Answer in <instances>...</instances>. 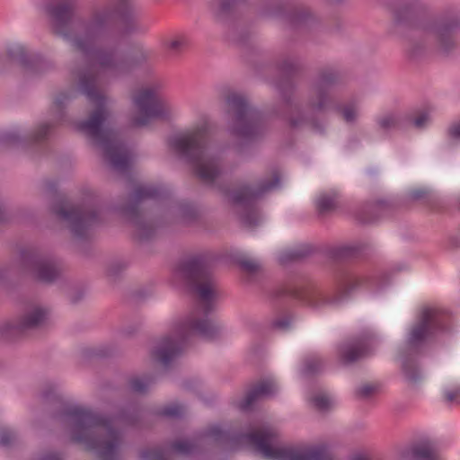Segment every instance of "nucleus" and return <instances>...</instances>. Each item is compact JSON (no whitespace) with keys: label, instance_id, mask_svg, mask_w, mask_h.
Segmentation results:
<instances>
[{"label":"nucleus","instance_id":"obj_18","mask_svg":"<svg viewBox=\"0 0 460 460\" xmlns=\"http://www.w3.org/2000/svg\"><path fill=\"white\" fill-rule=\"evenodd\" d=\"M77 4V0H49L45 12L57 29H66L75 19Z\"/></svg>","mask_w":460,"mask_h":460},{"label":"nucleus","instance_id":"obj_16","mask_svg":"<svg viewBox=\"0 0 460 460\" xmlns=\"http://www.w3.org/2000/svg\"><path fill=\"white\" fill-rule=\"evenodd\" d=\"M6 56L11 63L21 66L33 75H42L54 68L53 62L40 55L31 54L25 46L20 43H11L6 47Z\"/></svg>","mask_w":460,"mask_h":460},{"label":"nucleus","instance_id":"obj_57","mask_svg":"<svg viewBox=\"0 0 460 460\" xmlns=\"http://www.w3.org/2000/svg\"><path fill=\"white\" fill-rule=\"evenodd\" d=\"M291 123H292L294 126H296V125H297V124H298V122L294 121V120H292V121H291Z\"/></svg>","mask_w":460,"mask_h":460},{"label":"nucleus","instance_id":"obj_26","mask_svg":"<svg viewBox=\"0 0 460 460\" xmlns=\"http://www.w3.org/2000/svg\"><path fill=\"white\" fill-rule=\"evenodd\" d=\"M75 91L62 92L55 98L53 108L55 109L58 121H63L65 119L66 105L75 97Z\"/></svg>","mask_w":460,"mask_h":460},{"label":"nucleus","instance_id":"obj_5","mask_svg":"<svg viewBox=\"0 0 460 460\" xmlns=\"http://www.w3.org/2000/svg\"><path fill=\"white\" fill-rule=\"evenodd\" d=\"M57 36L68 41L84 58L104 69L125 70L146 63L150 54L139 49L127 59L115 45L107 42V31H53Z\"/></svg>","mask_w":460,"mask_h":460},{"label":"nucleus","instance_id":"obj_52","mask_svg":"<svg viewBox=\"0 0 460 460\" xmlns=\"http://www.w3.org/2000/svg\"><path fill=\"white\" fill-rule=\"evenodd\" d=\"M58 183L55 181H48L46 182V188L49 191L57 192Z\"/></svg>","mask_w":460,"mask_h":460},{"label":"nucleus","instance_id":"obj_48","mask_svg":"<svg viewBox=\"0 0 460 460\" xmlns=\"http://www.w3.org/2000/svg\"><path fill=\"white\" fill-rule=\"evenodd\" d=\"M375 390V386L372 385H364L360 389H359V394L361 396H367L369 394H371Z\"/></svg>","mask_w":460,"mask_h":460},{"label":"nucleus","instance_id":"obj_27","mask_svg":"<svg viewBox=\"0 0 460 460\" xmlns=\"http://www.w3.org/2000/svg\"><path fill=\"white\" fill-rule=\"evenodd\" d=\"M237 264L241 270L248 275H255L261 269L260 263L249 257H236L232 253V266Z\"/></svg>","mask_w":460,"mask_h":460},{"label":"nucleus","instance_id":"obj_28","mask_svg":"<svg viewBox=\"0 0 460 460\" xmlns=\"http://www.w3.org/2000/svg\"><path fill=\"white\" fill-rule=\"evenodd\" d=\"M363 279L355 275L345 276L339 284V296L335 300H339L341 297L348 296L358 286L361 285Z\"/></svg>","mask_w":460,"mask_h":460},{"label":"nucleus","instance_id":"obj_39","mask_svg":"<svg viewBox=\"0 0 460 460\" xmlns=\"http://www.w3.org/2000/svg\"><path fill=\"white\" fill-rule=\"evenodd\" d=\"M358 111V106L354 102L345 104L341 109L343 119L348 122L352 121L356 119Z\"/></svg>","mask_w":460,"mask_h":460},{"label":"nucleus","instance_id":"obj_41","mask_svg":"<svg viewBox=\"0 0 460 460\" xmlns=\"http://www.w3.org/2000/svg\"><path fill=\"white\" fill-rule=\"evenodd\" d=\"M159 415L169 418H180L181 416V408L176 404L165 406L159 411Z\"/></svg>","mask_w":460,"mask_h":460},{"label":"nucleus","instance_id":"obj_55","mask_svg":"<svg viewBox=\"0 0 460 460\" xmlns=\"http://www.w3.org/2000/svg\"><path fill=\"white\" fill-rule=\"evenodd\" d=\"M4 208L2 202L0 201V223L4 222Z\"/></svg>","mask_w":460,"mask_h":460},{"label":"nucleus","instance_id":"obj_4","mask_svg":"<svg viewBox=\"0 0 460 460\" xmlns=\"http://www.w3.org/2000/svg\"><path fill=\"white\" fill-rule=\"evenodd\" d=\"M95 76L89 72L79 75V88L89 101L96 104L95 110L88 119L76 125L78 131L85 134L102 149L103 158L112 169L119 172H127L130 169V157L123 141L119 139L114 130L103 128L108 111L105 99L96 88Z\"/></svg>","mask_w":460,"mask_h":460},{"label":"nucleus","instance_id":"obj_23","mask_svg":"<svg viewBox=\"0 0 460 460\" xmlns=\"http://www.w3.org/2000/svg\"><path fill=\"white\" fill-rule=\"evenodd\" d=\"M282 292L313 305H317L318 300L323 299L321 293L312 289L288 288Z\"/></svg>","mask_w":460,"mask_h":460},{"label":"nucleus","instance_id":"obj_54","mask_svg":"<svg viewBox=\"0 0 460 460\" xmlns=\"http://www.w3.org/2000/svg\"><path fill=\"white\" fill-rule=\"evenodd\" d=\"M352 460H370L364 454H358L353 456Z\"/></svg>","mask_w":460,"mask_h":460},{"label":"nucleus","instance_id":"obj_3","mask_svg":"<svg viewBox=\"0 0 460 460\" xmlns=\"http://www.w3.org/2000/svg\"><path fill=\"white\" fill-rule=\"evenodd\" d=\"M209 133L207 125H201L183 135L173 136L169 139V146L181 159L195 167L196 176L203 182L211 185L226 203L230 202V186L222 184L220 180L226 172L227 146L211 148L208 156Z\"/></svg>","mask_w":460,"mask_h":460},{"label":"nucleus","instance_id":"obj_25","mask_svg":"<svg viewBox=\"0 0 460 460\" xmlns=\"http://www.w3.org/2000/svg\"><path fill=\"white\" fill-rule=\"evenodd\" d=\"M211 11L217 21L227 22L230 19V0H212Z\"/></svg>","mask_w":460,"mask_h":460},{"label":"nucleus","instance_id":"obj_17","mask_svg":"<svg viewBox=\"0 0 460 460\" xmlns=\"http://www.w3.org/2000/svg\"><path fill=\"white\" fill-rule=\"evenodd\" d=\"M52 123H43L31 135H22L19 130H0V148L26 147L46 140Z\"/></svg>","mask_w":460,"mask_h":460},{"label":"nucleus","instance_id":"obj_14","mask_svg":"<svg viewBox=\"0 0 460 460\" xmlns=\"http://www.w3.org/2000/svg\"><path fill=\"white\" fill-rule=\"evenodd\" d=\"M448 322L449 315L440 307H423L419 323L411 331L410 342L416 344L438 332L446 331Z\"/></svg>","mask_w":460,"mask_h":460},{"label":"nucleus","instance_id":"obj_36","mask_svg":"<svg viewBox=\"0 0 460 460\" xmlns=\"http://www.w3.org/2000/svg\"><path fill=\"white\" fill-rule=\"evenodd\" d=\"M377 122L382 128L390 129L400 125L401 117L395 113H386L381 116Z\"/></svg>","mask_w":460,"mask_h":460},{"label":"nucleus","instance_id":"obj_33","mask_svg":"<svg viewBox=\"0 0 460 460\" xmlns=\"http://www.w3.org/2000/svg\"><path fill=\"white\" fill-rule=\"evenodd\" d=\"M310 401L313 403V405L320 411L328 410L333 404L332 397L324 393H319L313 395L310 398Z\"/></svg>","mask_w":460,"mask_h":460},{"label":"nucleus","instance_id":"obj_43","mask_svg":"<svg viewBox=\"0 0 460 460\" xmlns=\"http://www.w3.org/2000/svg\"><path fill=\"white\" fill-rule=\"evenodd\" d=\"M403 371L410 381L415 382L419 377L418 370L415 367L404 365Z\"/></svg>","mask_w":460,"mask_h":460},{"label":"nucleus","instance_id":"obj_13","mask_svg":"<svg viewBox=\"0 0 460 460\" xmlns=\"http://www.w3.org/2000/svg\"><path fill=\"white\" fill-rule=\"evenodd\" d=\"M232 137H252L257 131L258 112L252 109L246 99L232 92Z\"/></svg>","mask_w":460,"mask_h":460},{"label":"nucleus","instance_id":"obj_40","mask_svg":"<svg viewBox=\"0 0 460 460\" xmlns=\"http://www.w3.org/2000/svg\"><path fill=\"white\" fill-rule=\"evenodd\" d=\"M127 268V264L120 261H116L107 267L106 273L111 278H117Z\"/></svg>","mask_w":460,"mask_h":460},{"label":"nucleus","instance_id":"obj_56","mask_svg":"<svg viewBox=\"0 0 460 460\" xmlns=\"http://www.w3.org/2000/svg\"><path fill=\"white\" fill-rule=\"evenodd\" d=\"M424 193H425V191H424V190H414V191L412 192V196H413L414 198H420V197H422V196L424 195Z\"/></svg>","mask_w":460,"mask_h":460},{"label":"nucleus","instance_id":"obj_20","mask_svg":"<svg viewBox=\"0 0 460 460\" xmlns=\"http://www.w3.org/2000/svg\"><path fill=\"white\" fill-rule=\"evenodd\" d=\"M371 343L372 340L366 339L343 344L340 351L341 356L345 362H354L370 353Z\"/></svg>","mask_w":460,"mask_h":460},{"label":"nucleus","instance_id":"obj_46","mask_svg":"<svg viewBox=\"0 0 460 460\" xmlns=\"http://www.w3.org/2000/svg\"><path fill=\"white\" fill-rule=\"evenodd\" d=\"M219 92L226 104L230 107V90L228 89L227 85L222 86L219 89Z\"/></svg>","mask_w":460,"mask_h":460},{"label":"nucleus","instance_id":"obj_15","mask_svg":"<svg viewBox=\"0 0 460 460\" xmlns=\"http://www.w3.org/2000/svg\"><path fill=\"white\" fill-rule=\"evenodd\" d=\"M230 441V431L224 430L219 426L214 425L206 429L192 442L175 440L171 444V448L183 456L199 453L202 447L223 445Z\"/></svg>","mask_w":460,"mask_h":460},{"label":"nucleus","instance_id":"obj_45","mask_svg":"<svg viewBox=\"0 0 460 460\" xmlns=\"http://www.w3.org/2000/svg\"><path fill=\"white\" fill-rule=\"evenodd\" d=\"M299 257V254L291 252H283L279 254L280 262L284 263L288 260H294Z\"/></svg>","mask_w":460,"mask_h":460},{"label":"nucleus","instance_id":"obj_8","mask_svg":"<svg viewBox=\"0 0 460 460\" xmlns=\"http://www.w3.org/2000/svg\"><path fill=\"white\" fill-rule=\"evenodd\" d=\"M168 196L169 190L162 185L139 186L126 204L118 207L119 212L135 227L138 241H149L155 234V225L146 220V214L141 209L142 203L146 199L160 200Z\"/></svg>","mask_w":460,"mask_h":460},{"label":"nucleus","instance_id":"obj_53","mask_svg":"<svg viewBox=\"0 0 460 460\" xmlns=\"http://www.w3.org/2000/svg\"><path fill=\"white\" fill-rule=\"evenodd\" d=\"M274 325L280 329H285L289 325V320H278L275 322Z\"/></svg>","mask_w":460,"mask_h":460},{"label":"nucleus","instance_id":"obj_11","mask_svg":"<svg viewBox=\"0 0 460 460\" xmlns=\"http://www.w3.org/2000/svg\"><path fill=\"white\" fill-rule=\"evenodd\" d=\"M20 258L22 267L40 282L51 284L61 275L60 262L54 256L38 249H22Z\"/></svg>","mask_w":460,"mask_h":460},{"label":"nucleus","instance_id":"obj_1","mask_svg":"<svg viewBox=\"0 0 460 460\" xmlns=\"http://www.w3.org/2000/svg\"><path fill=\"white\" fill-rule=\"evenodd\" d=\"M175 274L187 291L197 296L199 301L185 319L177 323L174 334L164 337L152 350V357L164 367H168L182 354L192 335L212 341L221 333V327L208 317L212 311L213 289L206 258L194 255L181 261Z\"/></svg>","mask_w":460,"mask_h":460},{"label":"nucleus","instance_id":"obj_10","mask_svg":"<svg viewBox=\"0 0 460 460\" xmlns=\"http://www.w3.org/2000/svg\"><path fill=\"white\" fill-rule=\"evenodd\" d=\"M119 22L124 29L143 27L131 0H114L107 8L95 11L84 29H104L111 22Z\"/></svg>","mask_w":460,"mask_h":460},{"label":"nucleus","instance_id":"obj_24","mask_svg":"<svg viewBox=\"0 0 460 460\" xmlns=\"http://www.w3.org/2000/svg\"><path fill=\"white\" fill-rule=\"evenodd\" d=\"M334 81V75L332 74L323 75L321 79V85L317 90L318 101L314 105L322 110L328 108L332 105V100L329 96L327 87Z\"/></svg>","mask_w":460,"mask_h":460},{"label":"nucleus","instance_id":"obj_34","mask_svg":"<svg viewBox=\"0 0 460 460\" xmlns=\"http://www.w3.org/2000/svg\"><path fill=\"white\" fill-rule=\"evenodd\" d=\"M433 111V107L429 105L418 111L413 119L414 126L417 128L425 127L429 122Z\"/></svg>","mask_w":460,"mask_h":460},{"label":"nucleus","instance_id":"obj_38","mask_svg":"<svg viewBox=\"0 0 460 460\" xmlns=\"http://www.w3.org/2000/svg\"><path fill=\"white\" fill-rule=\"evenodd\" d=\"M17 435L15 431L8 428L0 430V447H9L15 443Z\"/></svg>","mask_w":460,"mask_h":460},{"label":"nucleus","instance_id":"obj_50","mask_svg":"<svg viewBox=\"0 0 460 460\" xmlns=\"http://www.w3.org/2000/svg\"><path fill=\"white\" fill-rule=\"evenodd\" d=\"M314 365L319 366L320 361L317 358H313L312 361H309L306 363L305 372L306 373H313L315 371Z\"/></svg>","mask_w":460,"mask_h":460},{"label":"nucleus","instance_id":"obj_51","mask_svg":"<svg viewBox=\"0 0 460 460\" xmlns=\"http://www.w3.org/2000/svg\"><path fill=\"white\" fill-rule=\"evenodd\" d=\"M459 392L460 391L458 389L454 390V391H446L444 393V394H445V397H446V399L447 401L452 402V401H454L457 397Z\"/></svg>","mask_w":460,"mask_h":460},{"label":"nucleus","instance_id":"obj_49","mask_svg":"<svg viewBox=\"0 0 460 460\" xmlns=\"http://www.w3.org/2000/svg\"><path fill=\"white\" fill-rule=\"evenodd\" d=\"M40 460H62V456L58 452H50L44 455Z\"/></svg>","mask_w":460,"mask_h":460},{"label":"nucleus","instance_id":"obj_30","mask_svg":"<svg viewBox=\"0 0 460 460\" xmlns=\"http://www.w3.org/2000/svg\"><path fill=\"white\" fill-rule=\"evenodd\" d=\"M434 38L438 41V47L442 51H448L455 45L454 31H434Z\"/></svg>","mask_w":460,"mask_h":460},{"label":"nucleus","instance_id":"obj_7","mask_svg":"<svg viewBox=\"0 0 460 460\" xmlns=\"http://www.w3.org/2000/svg\"><path fill=\"white\" fill-rule=\"evenodd\" d=\"M279 184V176L274 172L269 179L254 186L232 183V214L239 215L240 221L249 228L260 224L262 217L259 211V200Z\"/></svg>","mask_w":460,"mask_h":460},{"label":"nucleus","instance_id":"obj_35","mask_svg":"<svg viewBox=\"0 0 460 460\" xmlns=\"http://www.w3.org/2000/svg\"><path fill=\"white\" fill-rule=\"evenodd\" d=\"M163 44L169 50L178 53L188 46L189 40L185 36L180 35L172 40H165Z\"/></svg>","mask_w":460,"mask_h":460},{"label":"nucleus","instance_id":"obj_29","mask_svg":"<svg viewBox=\"0 0 460 460\" xmlns=\"http://www.w3.org/2000/svg\"><path fill=\"white\" fill-rule=\"evenodd\" d=\"M155 382V376L151 374L144 375L141 377L136 376L129 380L130 389L137 394H145L148 387Z\"/></svg>","mask_w":460,"mask_h":460},{"label":"nucleus","instance_id":"obj_21","mask_svg":"<svg viewBox=\"0 0 460 460\" xmlns=\"http://www.w3.org/2000/svg\"><path fill=\"white\" fill-rule=\"evenodd\" d=\"M47 311L43 308L37 307L18 318L17 321L19 322L24 333H26L30 330L40 327L45 321Z\"/></svg>","mask_w":460,"mask_h":460},{"label":"nucleus","instance_id":"obj_12","mask_svg":"<svg viewBox=\"0 0 460 460\" xmlns=\"http://www.w3.org/2000/svg\"><path fill=\"white\" fill-rule=\"evenodd\" d=\"M134 103L141 113L132 119L131 124L134 127H143L147 125L151 119L169 117L170 110L166 102L151 88L140 91L134 97Z\"/></svg>","mask_w":460,"mask_h":460},{"label":"nucleus","instance_id":"obj_44","mask_svg":"<svg viewBox=\"0 0 460 460\" xmlns=\"http://www.w3.org/2000/svg\"><path fill=\"white\" fill-rule=\"evenodd\" d=\"M448 135L452 138H460V119L449 127Z\"/></svg>","mask_w":460,"mask_h":460},{"label":"nucleus","instance_id":"obj_47","mask_svg":"<svg viewBox=\"0 0 460 460\" xmlns=\"http://www.w3.org/2000/svg\"><path fill=\"white\" fill-rule=\"evenodd\" d=\"M84 291L78 290L75 294L70 296L69 301L71 304H77L84 298Z\"/></svg>","mask_w":460,"mask_h":460},{"label":"nucleus","instance_id":"obj_32","mask_svg":"<svg viewBox=\"0 0 460 460\" xmlns=\"http://www.w3.org/2000/svg\"><path fill=\"white\" fill-rule=\"evenodd\" d=\"M179 215L185 224H192L199 218V212L197 208L187 203H182L179 206Z\"/></svg>","mask_w":460,"mask_h":460},{"label":"nucleus","instance_id":"obj_9","mask_svg":"<svg viewBox=\"0 0 460 460\" xmlns=\"http://www.w3.org/2000/svg\"><path fill=\"white\" fill-rule=\"evenodd\" d=\"M50 211L59 220L66 222L73 235L82 240L87 239L90 230L100 223L97 209L82 206L67 208L65 197L60 195Z\"/></svg>","mask_w":460,"mask_h":460},{"label":"nucleus","instance_id":"obj_31","mask_svg":"<svg viewBox=\"0 0 460 460\" xmlns=\"http://www.w3.org/2000/svg\"><path fill=\"white\" fill-rule=\"evenodd\" d=\"M337 192L332 190L327 193H322L316 199V206L320 212H326L332 209L336 205Z\"/></svg>","mask_w":460,"mask_h":460},{"label":"nucleus","instance_id":"obj_22","mask_svg":"<svg viewBox=\"0 0 460 460\" xmlns=\"http://www.w3.org/2000/svg\"><path fill=\"white\" fill-rule=\"evenodd\" d=\"M25 335L17 319L0 325V340L4 342H13Z\"/></svg>","mask_w":460,"mask_h":460},{"label":"nucleus","instance_id":"obj_42","mask_svg":"<svg viewBox=\"0 0 460 460\" xmlns=\"http://www.w3.org/2000/svg\"><path fill=\"white\" fill-rule=\"evenodd\" d=\"M111 353H112V351H111V348L101 347V348H98V349L93 350L92 352H90L89 355L102 358H107V357L111 356Z\"/></svg>","mask_w":460,"mask_h":460},{"label":"nucleus","instance_id":"obj_2","mask_svg":"<svg viewBox=\"0 0 460 460\" xmlns=\"http://www.w3.org/2000/svg\"><path fill=\"white\" fill-rule=\"evenodd\" d=\"M41 398L45 402L55 405L52 418L69 429L71 440L84 445L87 450L96 452L102 460H114L121 442L120 432L113 424L118 420L134 425L137 420V413L130 412L128 408L121 409L113 418H107L72 405L65 402L52 386L41 393Z\"/></svg>","mask_w":460,"mask_h":460},{"label":"nucleus","instance_id":"obj_58","mask_svg":"<svg viewBox=\"0 0 460 460\" xmlns=\"http://www.w3.org/2000/svg\"><path fill=\"white\" fill-rule=\"evenodd\" d=\"M127 334H128V335H130V334H132V332H130V331H127Z\"/></svg>","mask_w":460,"mask_h":460},{"label":"nucleus","instance_id":"obj_37","mask_svg":"<svg viewBox=\"0 0 460 460\" xmlns=\"http://www.w3.org/2000/svg\"><path fill=\"white\" fill-rule=\"evenodd\" d=\"M139 456L142 460H169L164 457V450L160 447L142 449Z\"/></svg>","mask_w":460,"mask_h":460},{"label":"nucleus","instance_id":"obj_6","mask_svg":"<svg viewBox=\"0 0 460 460\" xmlns=\"http://www.w3.org/2000/svg\"><path fill=\"white\" fill-rule=\"evenodd\" d=\"M246 444L270 460H333L325 446L288 447L279 442L274 429L261 425L239 438L232 433V451L237 443Z\"/></svg>","mask_w":460,"mask_h":460},{"label":"nucleus","instance_id":"obj_19","mask_svg":"<svg viewBox=\"0 0 460 460\" xmlns=\"http://www.w3.org/2000/svg\"><path fill=\"white\" fill-rule=\"evenodd\" d=\"M278 389L276 381L272 378H266L255 384L241 402L243 410H249L258 401L273 394Z\"/></svg>","mask_w":460,"mask_h":460}]
</instances>
